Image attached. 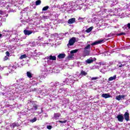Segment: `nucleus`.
<instances>
[{
	"label": "nucleus",
	"mask_w": 130,
	"mask_h": 130,
	"mask_svg": "<svg viewBox=\"0 0 130 130\" xmlns=\"http://www.w3.org/2000/svg\"><path fill=\"white\" fill-rule=\"evenodd\" d=\"M76 42V38L73 37L69 41V43L67 44V46L68 47L69 46H72V45H74L75 44V43Z\"/></svg>",
	"instance_id": "1"
},
{
	"label": "nucleus",
	"mask_w": 130,
	"mask_h": 130,
	"mask_svg": "<svg viewBox=\"0 0 130 130\" xmlns=\"http://www.w3.org/2000/svg\"><path fill=\"white\" fill-rule=\"evenodd\" d=\"M116 118H117L118 121H119V122H123V119H124L123 115L122 114L118 115L116 117Z\"/></svg>",
	"instance_id": "2"
},
{
	"label": "nucleus",
	"mask_w": 130,
	"mask_h": 130,
	"mask_svg": "<svg viewBox=\"0 0 130 130\" xmlns=\"http://www.w3.org/2000/svg\"><path fill=\"white\" fill-rule=\"evenodd\" d=\"M96 60V58H94V59H92V58H90L85 60L86 64H90V63H93Z\"/></svg>",
	"instance_id": "3"
},
{
	"label": "nucleus",
	"mask_w": 130,
	"mask_h": 130,
	"mask_svg": "<svg viewBox=\"0 0 130 130\" xmlns=\"http://www.w3.org/2000/svg\"><path fill=\"white\" fill-rule=\"evenodd\" d=\"M123 117L126 121H128L129 120V113H128V112H125Z\"/></svg>",
	"instance_id": "4"
},
{
	"label": "nucleus",
	"mask_w": 130,
	"mask_h": 130,
	"mask_svg": "<svg viewBox=\"0 0 130 130\" xmlns=\"http://www.w3.org/2000/svg\"><path fill=\"white\" fill-rule=\"evenodd\" d=\"M47 59L48 61H49V60H56V56L51 55L47 57Z\"/></svg>",
	"instance_id": "5"
},
{
	"label": "nucleus",
	"mask_w": 130,
	"mask_h": 130,
	"mask_svg": "<svg viewBox=\"0 0 130 130\" xmlns=\"http://www.w3.org/2000/svg\"><path fill=\"white\" fill-rule=\"evenodd\" d=\"M103 40H100L99 41H96L93 43H92L91 45H92V46H94L95 45H97L98 44H101V43H102V42H103Z\"/></svg>",
	"instance_id": "6"
},
{
	"label": "nucleus",
	"mask_w": 130,
	"mask_h": 130,
	"mask_svg": "<svg viewBox=\"0 0 130 130\" xmlns=\"http://www.w3.org/2000/svg\"><path fill=\"white\" fill-rule=\"evenodd\" d=\"M78 51H79L78 49H75V50L71 51L70 53L71 54V55L68 56V58H72V57L74 56L73 53H77V52H78Z\"/></svg>",
	"instance_id": "7"
},
{
	"label": "nucleus",
	"mask_w": 130,
	"mask_h": 130,
	"mask_svg": "<svg viewBox=\"0 0 130 130\" xmlns=\"http://www.w3.org/2000/svg\"><path fill=\"white\" fill-rule=\"evenodd\" d=\"M68 24H74V23H76V18H72L68 21Z\"/></svg>",
	"instance_id": "8"
},
{
	"label": "nucleus",
	"mask_w": 130,
	"mask_h": 130,
	"mask_svg": "<svg viewBox=\"0 0 130 130\" xmlns=\"http://www.w3.org/2000/svg\"><path fill=\"white\" fill-rule=\"evenodd\" d=\"M24 34L25 35H31L33 33L32 30H24L23 31Z\"/></svg>",
	"instance_id": "9"
},
{
	"label": "nucleus",
	"mask_w": 130,
	"mask_h": 130,
	"mask_svg": "<svg viewBox=\"0 0 130 130\" xmlns=\"http://www.w3.org/2000/svg\"><path fill=\"white\" fill-rule=\"evenodd\" d=\"M83 53L85 55V56H88L90 55V50L84 49Z\"/></svg>",
	"instance_id": "10"
},
{
	"label": "nucleus",
	"mask_w": 130,
	"mask_h": 130,
	"mask_svg": "<svg viewBox=\"0 0 130 130\" xmlns=\"http://www.w3.org/2000/svg\"><path fill=\"white\" fill-rule=\"evenodd\" d=\"M58 58H59V59H61L62 58H64V57H66V54L64 53H61L59 54L58 56H57Z\"/></svg>",
	"instance_id": "11"
},
{
	"label": "nucleus",
	"mask_w": 130,
	"mask_h": 130,
	"mask_svg": "<svg viewBox=\"0 0 130 130\" xmlns=\"http://www.w3.org/2000/svg\"><path fill=\"white\" fill-rule=\"evenodd\" d=\"M102 97H103V98H105L106 99L107 98H110L111 97V95L108 93H103L102 95Z\"/></svg>",
	"instance_id": "12"
},
{
	"label": "nucleus",
	"mask_w": 130,
	"mask_h": 130,
	"mask_svg": "<svg viewBox=\"0 0 130 130\" xmlns=\"http://www.w3.org/2000/svg\"><path fill=\"white\" fill-rule=\"evenodd\" d=\"M60 117V114L57 113H55L54 114V118H55L56 119H58L59 117Z\"/></svg>",
	"instance_id": "13"
},
{
	"label": "nucleus",
	"mask_w": 130,
	"mask_h": 130,
	"mask_svg": "<svg viewBox=\"0 0 130 130\" xmlns=\"http://www.w3.org/2000/svg\"><path fill=\"white\" fill-rule=\"evenodd\" d=\"M80 75V76H87V75H88V73L84 71L83 70H81Z\"/></svg>",
	"instance_id": "14"
},
{
	"label": "nucleus",
	"mask_w": 130,
	"mask_h": 130,
	"mask_svg": "<svg viewBox=\"0 0 130 130\" xmlns=\"http://www.w3.org/2000/svg\"><path fill=\"white\" fill-rule=\"evenodd\" d=\"M117 67H118V68H122V67H125V64H122L121 62H119L118 64H117Z\"/></svg>",
	"instance_id": "15"
},
{
	"label": "nucleus",
	"mask_w": 130,
	"mask_h": 130,
	"mask_svg": "<svg viewBox=\"0 0 130 130\" xmlns=\"http://www.w3.org/2000/svg\"><path fill=\"white\" fill-rule=\"evenodd\" d=\"M115 79H116V75H114L113 77H111L108 79V81H113V80H115Z\"/></svg>",
	"instance_id": "16"
},
{
	"label": "nucleus",
	"mask_w": 130,
	"mask_h": 130,
	"mask_svg": "<svg viewBox=\"0 0 130 130\" xmlns=\"http://www.w3.org/2000/svg\"><path fill=\"white\" fill-rule=\"evenodd\" d=\"M92 30H93V27H92V26H91L86 30V32L87 33H90V32H91V31H92Z\"/></svg>",
	"instance_id": "17"
},
{
	"label": "nucleus",
	"mask_w": 130,
	"mask_h": 130,
	"mask_svg": "<svg viewBox=\"0 0 130 130\" xmlns=\"http://www.w3.org/2000/svg\"><path fill=\"white\" fill-rule=\"evenodd\" d=\"M17 123H13L11 124H10V127L11 128H15V127H16V126H17Z\"/></svg>",
	"instance_id": "18"
},
{
	"label": "nucleus",
	"mask_w": 130,
	"mask_h": 130,
	"mask_svg": "<svg viewBox=\"0 0 130 130\" xmlns=\"http://www.w3.org/2000/svg\"><path fill=\"white\" fill-rule=\"evenodd\" d=\"M26 75H27V76L29 78H32V74L31 73V72L28 71L27 73H26Z\"/></svg>",
	"instance_id": "19"
},
{
	"label": "nucleus",
	"mask_w": 130,
	"mask_h": 130,
	"mask_svg": "<svg viewBox=\"0 0 130 130\" xmlns=\"http://www.w3.org/2000/svg\"><path fill=\"white\" fill-rule=\"evenodd\" d=\"M32 106L35 110H37L38 109V105H37L36 104H34Z\"/></svg>",
	"instance_id": "20"
},
{
	"label": "nucleus",
	"mask_w": 130,
	"mask_h": 130,
	"mask_svg": "<svg viewBox=\"0 0 130 130\" xmlns=\"http://www.w3.org/2000/svg\"><path fill=\"white\" fill-rule=\"evenodd\" d=\"M41 4V1L38 0L36 2V6H39V5Z\"/></svg>",
	"instance_id": "21"
},
{
	"label": "nucleus",
	"mask_w": 130,
	"mask_h": 130,
	"mask_svg": "<svg viewBox=\"0 0 130 130\" xmlns=\"http://www.w3.org/2000/svg\"><path fill=\"white\" fill-rule=\"evenodd\" d=\"M26 57H27V56L26 55V54H23V55H22L19 59H23V58H26Z\"/></svg>",
	"instance_id": "22"
},
{
	"label": "nucleus",
	"mask_w": 130,
	"mask_h": 130,
	"mask_svg": "<svg viewBox=\"0 0 130 130\" xmlns=\"http://www.w3.org/2000/svg\"><path fill=\"white\" fill-rule=\"evenodd\" d=\"M48 9H49V6H46L42 9V11H47Z\"/></svg>",
	"instance_id": "23"
},
{
	"label": "nucleus",
	"mask_w": 130,
	"mask_h": 130,
	"mask_svg": "<svg viewBox=\"0 0 130 130\" xmlns=\"http://www.w3.org/2000/svg\"><path fill=\"white\" fill-rule=\"evenodd\" d=\"M90 48H91V45L90 44H88L87 46H86L84 48V49L88 50V49H90Z\"/></svg>",
	"instance_id": "24"
},
{
	"label": "nucleus",
	"mask_w": 130,
	"mask_h": 130,
	"mask_svg": "<svg viewBox=\"0 0 130 130\" xmlns=\"http://www.w3.org/2000/svg\"><path fill=\"white\" fill-rule=\"evenodd\" d=\"M116 100H118V101H120L121 99V96H120V95H117L116 97Z\"/></svg>",
	"instance_id": "25"
},
{
	"label": "nucleus",
	"mask_w": 130,
	"mask_h": 130,
	"mask_svg": "<svg viewBox=\"0 0 130 130\" xmlns=\"http://www.w3.org/2000/svg\"><path fill=\"white\" fill-rule=\"evenodd\" d=\"M36 120H37V118L35 117L34 119L30 120V122H32V123H33V122H35Z\"/></svg>",
	"instance_id": "26"
},
{
	"label": "nucleus",
	"mask_w": 130,
	"mask_h": 130,
	"mask_svg": "<svg viewBox=\"0 0 130 130\" xmlns=\"http://www.w3.org/2000/svg\"><path fill=\"white\" fill-rule=\"evenodd\" d=\"M125 32H121L120 34H117V36H121L122 35H125Z\"/></svg>",
	"instance_id": "27"
},
{
	"label": "nucleus",
	"mask_w": 130,
	"mask_h": 130,
	"mask_svg": "<svg viewBox=\"0 0 130 130\" xmlns=\"http://www.w3.org/2000/svg\"><path fill=\"white\" fill-rule=\"evenodd\" d=\"M68 121L67 120H65L64 121L59 120L58 122H60V123H66Z\"/></svg>",
	"instance_id": "28"
},
{
	"label": "nucleus",
	"mask_w": 130,
	"mask_h": 130,
	"mask_svg": "<svg viewBox=\"0 0 130 130\" xmlns=\"http://www.w3.org/2000/svg\"><path fill=\"white\" fill-rule=\"evenodd\" d=\"M47 128L48 129H51V128H52V126L49 125L47 126Z\"/></svg>",
	"instance_id": "29"
},
{
	"label": "nucleus",
	"mask_w": 130,
	"mask_h": 130,
	"mask_svg": "<svg viewBox=\"0 0 130 130\" xmlns=\"http://www.w3.org/2000/svg\"><path fill=\"white\" fill-rule=\"evenodd\" d=\"M99 78L96 77H92L91 79V81H93V80H98Z\"/></svg>",
	"instance_id": "30"
},
{
	"label": "nucleus",
	"mask_w": 130,
	"mask_h": 130,
	"mask_svg": "<svg viewBox=\"0 0 130 130\" xmlns=\"http://www.w3.org/2000/svg\"><path fill=\"white\" fill-rule=\"evenodd\" d=\"M9 59V57H8V56H5L4 58V61H6V60H8Z\"/></svg>",
	"instance_id": "31"
},
{
	"label": "nucleus",
	"mask_w": 130,
	"mask_h": 130,
	"mask_svg": "<svg viewBox=\"0 0 130 130\" xmlns=\"http://www.w3.org/2000/svg\"><path fill=\"white\" fill-rule=\"evenodd\" d=\"M6 54L7 56H10V52H9V51H7L6 52Z\"/></svg>",
	"instance_id": "32"
},
{
	"label": "nucleus",
	"mask_w": 130,
	"mask_h": 130,
	"mask_svg": "<svg viewBox=\"0 0 130 130\" xmlns=\"http://www.w3.org/2000/svg\"><path fill=\"white\" fill-rule=\"evenodd\" d=\"M127 27L128 29H130V23H128L127 24Z\"/></svg>",
	"instance_id": "33"
},
{
	"label": "nucleus",
	"mask_w": 130,
	"mask_h": 130,
	"mask_svg": "<svg viewBox=\"0 0 130 130\" xmlns=\"http://www.w3.org/2000/svg\"><path fill=\"white\" fill-rule=\"evenodd\" d=\"M126 95H120L121 99V98H124V97H126Z\"/></svg>",
	"instance_id": "34"
},
{
	"label": "nucleus",
	"mask_w": 130,
	"mask_h": 130,
	"mask_svg": "<svg viewBox=\"0 0 130 130\" xmlns=\"http://www.w3.org/2000/svg\"><path fill=\"white\" fill-rule=\"evenodd\" d=\"M3 14H4V12H3L2 10H0V15H3Z\"/></svg>",
	"instance_id": "35"
},
{
	"label": "nucleus",
	"mask_w": 130,
	"mask_h": 130,
	"mask_svg": "<svg viewBox=\"0 0 130 130\" xmlns=\"http://www.w3.org/2000/svg\"><path fill=\"white\" fill-rule=\"evenodd\" d=\"M2 34H0V38L2 37Z\"/></svg>",
	"instance_id": "36"
},
{
	"label": "nucleus",
	"mask_w": 130,
	"mask_h": 130,
	"mask_svg": "<svg viewBox=\"0 0 130 130\" xmlns=\"http://www.w3.org/2000/svg\"><path fill=\"white\" fill-rule=\"evenodd\" d=\"M9 16V14H7L6 15V17H8Z\"/></svg>",
	"instance_id": "37"
}]
</instances>
